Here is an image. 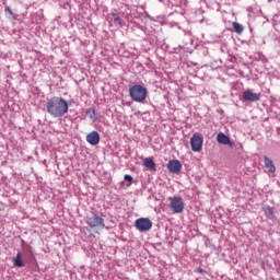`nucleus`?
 <instances>
[{
  "label": "nucleus",
  "mask_w": 280,
  "mask_h": 280,
  "mask_svg": "<svg viewBox=\"0 0 280 280\" xmlns=\"http://www.w3.org/2000/svg\"><path fill=\"white\" fill-rule=\"evenodd\" d=\"M46 110L50 117L58 119L69 113V103L60 96H54L47 101Z\"/></svg>",
  "instance_id": "nucleus-1"
},
{
  "label": "nucleus",
  "mask_w": 280,
  "mask_h": 280,
  "mask_svg": "<svg viewBox=\"0 0 280 280\" xmlns=\"http://www.w3.org/2000/svg\"><path fill=\"white\" fill-rule=\"evenodd\" d=\"M129 95L133 102L143 104V102H145L148 98V88L141 84H135L129 88Z\"/></svg>",
  "instance_id": "nucleus-2"
},
{
  "label": "nucleus",
  "mask_w": 280,
  "mask_h": 280,
  "mask_svg": "<svg viewBox=\"0 0 280 280\" xmlns=\"http://www.w3.org/2000/svg\"><path fill=\"white\" fill-rule=\"evenodd\" d=\"M170 209L173 213H183L185 211V201L183 197H170Z\"/></svg>",
  "instance_id": "nucleus-3"
},
{
  "label": "nucleus",
  "mask_w": 280,
  "mask_h": 280,
  "mask_svg": "<svg viewBox=\"0 0 280 280\" xmlns=\"http://www.w3.org/2000/svg\"><path fill=\"white\" fill-rule=\"evenodd\" d=\"M86 224L90 229H104V226H106L104 219L96 213L86 218Z\"/></svg>",
  "instance_id": "nucleus-4"
},
{
  "label": "nucleus",
  "mask_w": 280,
  "mask_h": 280,
  "mask_svg": "<svg viewBox=\"0 0 280 280\" xmlns=\"http://www.w3.org/2000/svg\"><path fill=\"white\" fill-rule=\"evenodd\" d=\"M202 143H205V138L200 133H194L190 138V147L192 152H201Z\"/></svg>",
  "instance_id": "nucleus-5"
},
{
  "label": "nucleus",
  "mask_w": 280,
  "mask_h": 280,
  "mask_svg": "<svg viewBox=\"0 0 280 280\" xmlns=\"http://www.w3.org/2000/svg\"><path fill=\"white\" fill-rule=\"evenodd\" d=\"M135 226L141 233H145L152 229V222L148 218H140L136 220Z\"/></svg>",
  "instance_id": "nucleus-6"
},
{
  "label": "nucleus",
  "mask_w": 280,
  "mask_h": 280,
  "mask_svg": "<svg viewBox=\"0 0 280 280\" xmlns=\"http://www.w3.org/2000/svg\"><path fill=\"white\" fill-rule=\"evenodd\" d=\"M243 102H259L261 100V93H255L250 90L243 92L242 94Z\"/></svg>",
  "instance_id": "nucleus-7"
},
{
  "label": "nucleus",
  "mask_w": 280,
  "mask_h": 280,
  "mask_svg": "<svg viewBox=\"0 0 280 280\" xmlns=\"http://www.w3.org/2000/svg\"><path fill=\"white\" fill-rule=\"evenodd\" d=\"M166 167L172 174H178L183 170V164L178 160H171Z\"/></svg>",
  "instance_id": "nucleus-8"
},
{
  "label": "nucleus",
  "mask_w": 280,
  "mask_h": 280,
  "mask_svg": "<svg viewBox=\"0 0 280 280\" xmlns=\"http://www.w3.org/2000/svg\"><path fill=\"white\" fill-rule=\"evenodd\" d=\"M86 141L90 145H97L100 143V132L92 131L86 136Z\"/></svg>",
  "instance_id": "nucleus-9"
},
{
  "label": "nucleus",
  "mask_w": 280,
  "mask_h": 280,
  "mask_svg": "<svg viewBox=\"0 0 280 280\" xmlns=\"http://www.w3.org/2000/svg\"><path fill=\"white\" fill-rule=\"evenodd\" d=\"M217 141L218 143H222V145H233L231 138H229V136L224 135L223 132H220L217 136Z\"/></svg>",
  "instance_id": "nucleus-10"
},
{
  "label": "nucleus",
  "mask_w": 280,
  "mask_h": 280,
  "mask_svg": "<svg viewBox=\"0 0 280 280\" xmlns=\"http://www.w3.org/2000/svg\"><path fill=\"white\" fill-rule=\"evenodd\" d=\"M13 266L15 268H23L25 267V262H23V254L19 252L15 257H13Z\"/></svg>",
  "instance_id": "nucleus-11"
},
{
  "label": "nucleus",
  "mask_w": 280,
  "mask_h": 280,
  "mask_svg": "<svg viewBox=\"0 0 280 280\" xmlns=\"http://www.w3.org/2000/svg\"><path fill=\"white\" fill-rule=\"evenodd\" d=\"M265 167L270 172V174H275L277 172V167H275V162L270 160L267 155L264 156Z\"/></svg>",
  "instance_id": "nucleus-12"
},
{
  "label": "nucleus",
  "mask_w": 280,
  "mask_h": 280,
  "mask_svg": "<svg viewBox=\"0 0 280 280\" xmlns=\"http://www.w3.org/2000/svg\"><path fill=\"white\" fill-rule=\"evenodd\" d=\"M109 16H112V21H114V25H116V27H124V23L121 22L119 14L110 13Z\"/></svg>",
  "instance_id": "nucleus-13"
},
{
  "label": "nucleus",
  "mask_w": 280,
  "mask_h": 280,
  "mask_svg": "<svg viewBox=\"0 0 280 280\" xmlns=\"http://www.w3.org/2000/svg\"><path fill=\"white\" fill-rule=\"evenodd\" d=\"M144 167H148V170H156V163H154V160L152 158H145L143 160Z\"/></svg>",
  "instance_id": "nucleus-14"
},
{
  "label": "nucleus",
  "mask_w": 280,
  "mask_h": 280,
  "mask_svg": "<svg viewBox=\"0 0 280 280\" xmlns=\"http://www.w3.org/2000/svg\"><path fill=\"white\" fill-rule=\"evenodd\" d=\"M232 27L236 34H242L244 32V26L237 22H233Z\"/></svg>",
  "instance_id": "nucleus-15"
},
{
  "label": "nucleus",
  "mask_w": 280,
  "mask_h": 280,
  "mask_svg": "<svg viewBox=\"0 0 280 280\" xmlns=\"http://www.w3.org/2000/svg\"><path fill=\"white\" fill-rule=\"evenodd\" d=\"M265 214L267 218H269V220H275V211L270 206L265 208Z\"/></svg>",
  "instance_id": "nucleus-16"
},
{
  "label": "nucleus",
  "mask_w": 280,
  "mask_h": 280,
  "mask_svg": "<svg viewBox=\"0 0 280 280\" xmlns=\"http://www.w3.org/2000/svg\"><path fill=\"white\" fill-rule=\"evenodd\" d=\"M4 11L8 12V14H10V16H12V20L13 21H16V19H19V15H16L12 9L10 7H5L4 8Z\"/></svg>",
  "instance_id": "nucleus-17"
},
{
  "label": "nucleus",
  "mask_w": 280,
  "mask_h": 280,
  "mask_svg": "<svg viewBox=\"0 0 280 280\" xmlns=\"http://www.w3.org/2000/svg\"><path fill=\"white\" fill-rule=\"evenodd\" d=\"M85 114L89 115L90 119H95V108L86 109Z\"/></svg>",
  "instance_id": "nucleus-18"
},
{
  "label": "nucleus",
  "mask_w": 280,
  "mask_h": 280,
  "mask_svg": "<svg viewBox=\"0 0 280 280\" xmlns=\"http://www.w3.org/2000/svg\"><path fill=\"white\" fill-rule=\"evenodd\" d=\"M23 248H24V257H32V247H30V246H26V248H25V246H23Z\"/></svg>",
  "instance_id": "nucleus-19"
},
{
  "label": "nucleus",
  "mask_w": 280,
  "mask_h": 280,
  "mask_svg": "<svg viewBox=\"0 0 280 280\" xmlns=\"http://www.w3.org/2000/svg\"><path fill=\"white\" fill-rule=\"evenodd\" d=\"M125 180L127 183H130V185H132V177L130 175H125Z\"/></svg>",
  "instance_id": "nucleus-20"
},
{
  "label": "nucleus",
  "mask_w": 280,
  "mask_h": 280,
  "mask_svg": "<svg viewBox=\"0 0 280 280\" xmlns=\"http://www.w3.org/2000/svg\"><path fill=\"white\" fill-rule=\"evenodd\" d=\"M197 272H199V275H205V269L198 268V269H197Z\"/></svg>",
  "instance_id": "nucleus-21"
}]
</instances>
